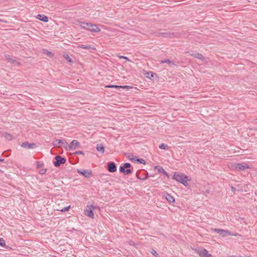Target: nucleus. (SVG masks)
<instances>
[{
  "instance_id": "nucleus-35",
  "label": "nucleus",
  "mask_w": 257,
  "mask_h": 257,
  "mask_svg": "<svg viewBox=\"0 0 257 257\" xmlns=\"http://www.w3.org/2000/svg\"><path fill=\"white\" fill-rule=\"evenodd\" d=\"M70 206H67V207H64V208H63V209H62L61 210V211L62 212H65V211H68V210H69V209L70 208Z\"/></svg>"
},
{
  "instance_id": "nucleus-8",
  "label": "nucleus",
  "mask_w": 257,
  "mask_h": 257,
  "mask_svg": "<svg viewBox=\"0 0 257 257\" xmlns=\"http://www.w3.org/2000/svg\"><path fill=\"white\" fill-rule=\"evenodd\" d=\"M5 57L6 59L9 62L14 64L17 66H19L20 65V62L18 61L15 57L11 56L8 54L5 55Z\"/></svg>"
},
{
  "instance_id": "nucleus-14",
  "label": "nucleus",
  "mask_w": 257,
  "mask_h": 257,
  "mask_svg": "<svg viewBox=\"0 0 257 257\" xmlns=\"http://www.w3.org/2000/svg\"><path fill=\"white\" fill-rule=\"evenodd\" d=\"M197 253L201 257H212V255L205 249L198 250Z\"/></svg>"
},
{
  "instance_id": "nucleus-3",
  "label": "nucleus",
  "mask_w": 257,
  "mask_h": 257,
  "mask_svg": "<svg viewBox=\"0 0 257 257\" xmlns=\"http://www.w3.org/2000/svg\"><path fill=\"white\" fill-rule=\"evenodd\" d=\"M131 167V164L130 163H125L119 167V170L120 173L124 175H130L133 173V170L130 169Z\"/></svg>"
},
{
  "instance_id": "nucleus-32",
  "label": "nucleus",
  "mask_w": 257,
  "mask_h": 257,
  "mask_svg": "<svg viewBox=\"0 0 257 257\" xmlns=\"http://www.w3.org/2000/svg\"><path fill=\"white\" fill-rule=\"evenodd\" d=\"M47 171V169H42L39 171V173L41 175L45 174Z\"/></svg>"
},
{
  "instance_id": "nucleus-21",
  "label": "nucleus",
  "mask_w": 257,
  "mask_h": 257,
  "mask_svg": "<svg viewBox=\"0 0 257 257\" xmlns=\"http://www.w3.org/2000/svg\"><path fill=\"white\" fill-rule=\"evenodd\" d=\"M127 86H120V85H107L105 86L106 88H126Z\"/></svg>"
},
{
  "instance_id": "nucleus-24",
  "label": "nucleus",
  "mask_w": 257,
  "mask_h": 257,
  "mask_svg": "<svg viewBox=\"0 0 257 257\" xmlns=\"http://www.w3.org/2000/svg\"><path fill=\"white\" fill-rule=\"evenodd\" d=\"M134 162H138L140 164H146V162L144 159H138L135 158L134 160Z\"/></svg>"
},
{
  "instance_id": "nucleus-4",
  "label": "nucleus",
  "mask_w": 257,
  "mask_h": 257,
  "mask_svg": "<svg viewBox=\"0 0 257 257\" xmlns=\"http://www.w3.org/2000/svg\"><path fill=\"white\" fill-rule=\"evenodd\" d=\"M96 207L95 206H94L92 204L91 205H88L87 206V207L86 209L84 210L85 214L90 217L91 218H94V213H93V210L95 209Z\"/></svg>"
},
{
  "instance_id": "nucleus-22",
  "label": "nucleus",
  "mask_w": 257,
  "mask_h": 257,
  "mask_svg": "<svg viewBox=\"0 0 257 257\" xmlns=\"http://www.w3.org/2000/svg\"><path fill=\"white\" fill-rule=\"evenodd\" d=\"M79 47L81 48H82V49H92V50H95V49L92 47L91 45H80L79 46Z\"/></svg>"
},
{
  "instance_id": "nucleus-13",
  "label": "nucleus",
  "mask_w": 257,
  "mask_h": 257,
  "mask_svg": "<svg viewBox=\"0 0 257 257\" xmlns=\"http://www.w3.org/2000/svg\"><path fill=\"white\" fill-rule=\"evenodd\" d=\"M107 169L110 173L115 172L117 169L116 165L114 162H110L107 164Z\"/></svg>"
},
{
  "instance_id": "nucleus-28",
  "label": "nucleus",
  "mask_w": 257,
  "mask_h": 257,
  "mask_svg": "<svg viewBox=\"0 0 257 257\" xmlns=\"http://www.w3.org/2000/svg\"><path fill=\"white\" fill-rule=\"evenodd\" d=\"M64 57L65 58V59L69 62H72V60L71 58L69 56L68 54H65L64 55Z\"/></svg>"
},
{
  "instance_id": "nucleus-9",
  "label": "nucleus",
  "mask_w": 257,
  "mask_h": 257,
  "mask_svg": "<svg viewBox=\"0 0 257 257\" xmlns=\"http://www.w3.org/2000/svg\"><path fill=\"white\" fill-rule=\"evenodd\" d=\"M67 145V143L64 142L62 140H56L53 142V145L55 147L61 148L62 146L65 147Z\"/></svg>"
},
{
  "instance_id": "nucleus-18",
  "label": "nucleus",
  "mask_w": 257,
  "mask_h": 257,
  "mask_svg": "<svg viewBox=\"0 0 257 257\" xmlns=\"http://www.w3.org/2000/svg\"><path fill=\"white\" fill-rule=\"evenodd\" d=\"M40 21H42L43 22H48V18L46 16L42 14H39L37 15L36 17Z\"/></svg>"
},
{
  "instance_id": "nucleus-23",
  "label": "nucleus",
  "mask_w": 257,
  "mask_h": 257,
  "mask_svg": "<svg viewBox=\"0 0 257 257\" xmlns=\"http://www.w3.org/2000/svg\"><path fill=\"white\" fill-rule=\"evenodd\" d=\"M165 63L168 64L170 66L175 65V63L173 61L170 60L169 59H165L164 60L161 61V63Z\"/></svg>"
},
{
  "instance_id": "nucleus-41",
  "label": "nucleus",
  "mask_w": 257,
  "mask_h": 257,
  "mask_svg": "<svg viewBox=\"0 0 257 257\" xmlns=\"http://www.w3.org/2000/svg\"><path fill=\"white\" fill-rule=\"evenodd\" d=\"M150 73L151 74H150V76H151V77H154V76H153V74H153V73H152V72H150Z\"/></svg>"
},
{
  "instance_id": "nucleus-1",
  "label": "nucleus",
  "mask_w": 257,
  "mask_h": 257,
  "mask_svg": "<svg viewBox=\"0 0 257 257\" xmlns=\"http://www.w3.org/2000/svg\"><path fill=\"white\" fill-rule=\"evenodd\" d=\"M80 26L82 28L86 29L91 32L97 33L100 31V29L97 25L90 23L80 22Z\"/></svg>"
},
{
  "instance_id": "nucleus-37",
  "label": "nucleus",
  "mask_w": 257,
  "mask_h": 257,
  "mask_svg": "<svg viewBox=\"0 0 257 257\" xmlns=\"http://www.w3.org/2000/svg\"><path fill=\"white\" fill-rule=\"evenodd\" d=\"M148 177H149V175H148V173H147L146 177L145 178H142V180H145L147 179Z\"/></svg>"
},
{
  "instance_id": "nucleus-42",
  "label": "nucleus",
  "mask_w": 257,
  "mask_h": 257,
  "mask_svg": "<svg viewBox=\"0 0 257 257\" xmlns=\"http://www.w3.org/2000/svg\"><path fill=\"white\" fill-rule=\"evenodd\" d=\"M4 161H5V159H0V162H4Z\"/></svg>"
},
{
  "instance_id": "nucleus-12",
  "label": "nucleus",
  "mask_w": 257,
  "mask_h": 257,
  "mask_svg": "<svg viewBox=\"0 0 257 257\" xmlns=\"http://www.w3.org/2000/svg\"><path fill=\"white\" fill-rule=\"evenodd\" d=\"M21 147L27 149H33L36 148L37 146L35 143H29L28 142H25L22 143Z\"/></svg>"
},
{
  "instance_id": "nucleus-6",
  "label": "nucleus",
  "mask_w": 257,
  "mask_h": 257,
  "mask_svg": "<svg viewBox=\"0 0 257 257\" xmlns=\"http://www.w3.org/2000/svg\"><path fill=\"white\" fill-rule=\"evenodd\" d=\"M80 145L79 142L77 140H73L70 145H67L65 146V148L67 150H75L77 148H80Z\"/></svg>"
},
{
  "instance_id": "nucleus-39",
  "label": "nucleus",
  "mask_w": 257,
  "mask_h": 257,
  "mask_svg": "<svg viewBox=\"0 0 257 257\" xmlns=\"http://www.w3.org/2000/svg\"><path fill=\"white\" fill-rule=\"evenodd\" d=\"M231 190H232V191H234L235 190V189L234 187H231Z\"/></svg>"
},
{
  "instance_id": "nucleus-38",
  "label": "nucleus",
  "mask_w": 257,
  "mask_h": 257,
  "mask_svg": "<svg viewBox=\"0 0 257 257\" xmlns=\"http://www.w3.org/2000/svg\"><path fill=\"white\" fill-rule=\"evenodd\" d=\"M136 176L139 179L142 180V178H140L138 174H137Z\"/></svg>"
},
{
  "instance_id": "nucleus-17",
  "label": "nucleus",
  "mask_w": 257,
  "mask_h": 257,
  "mask_svg": "<svg viewBox=\"0 0 257 257\" xmlns=\"http://www.w3.org/2000/svg\"><path fill=\"white\" fill-rule=\"evenodd\" d=\"M167 200L170 203H174L175 202V198L168 193H166L164 195Z\"/></svg>"
},
{
  "instance_id": "nucleus-16",
  "label": "nucleus",
  "mask_w": 257,
  "mask_h": 257,
  "mask_svg": "<svg viewBox=\"0 0 257 257\" xmlns=\"http://www.w3.org/2000/svg\"><path fill=\"white\" fill-rule=\"evenodd\" d=\"M155 169H157L158 172L163 173L168 178H169L170 176H169L168 173L163 169V167H162L161 166H156L155 167Z\"/></svg>"
},
{
  "instance_id": "nucleus-27",
  "label": "nucleus",
  "mask_w": 257,
  "mask_h": 257,
  "mask_svg": "<svg viewBox=\"0 0 257 257\" xmlns=\"http://www.w3.org/2000/svg\"><path fill=\"white\" fill-rule=\"evenodd\" d=\"M159 148L163 150H167L169 148V147L168 145L165 144H161L159 146Z\"/></svg>"
},
{
  "instance_id": "nucleus-5",
  "label": "nucleus",
  "mask_w": 257,
  "mask_h": 257,
  "mask_svg": "<svg viewBox=\"0 0 257 257\" xmlns=\"http://www.w3.org/2000/svg\"><path fill=\"white\" fill-rule=\"evenodd\" d=\"M231 167L232 169H234L237 171H243L246 169L249 168V166L245 164V163H234L232 165Z\"/></svg>"
},
{
  "instance_id": "nucleus-2",
  "label": "nucleus",
  "mask_w": 257,
  "mask_h": 257,
  "mask_svg": "<svg viewBox=\"0 0 257 257\" xmlns=\"http://www.w3.org/2000/svg\"><path fill=\"white\" fill-rule=\"evenodd\" d=\"M173 179L182 183L185 186H187L188 185V181H190L189 177L183 174H179L175 173L173 176Z\"/></svg>"
},
{
  "instance_id": "nucleus-36",
  "label": "nucleus",
  "mask_w": 257,
  "mask_h": 257,
  "mask_svg": "<svg viewBox=\"0 0 257 257\" xmlns=\"http://www.w3.org/2000/svg\"><path fill=\"white\" fill-rule=\"evenodd\" d=\"M74 154L75 155H78V154H80V155H84V153L83 151H77Z\"/></svg>"
},
{
  "instance_id": "nucleus-29",
  "label": "nucleus",
  "mask_w": 257,
  "mask_h": 257,
  "mask_svg": "<svg viewBox=\"0 0 257 257\" xmlns=\"http://www.w3.org/2000/svg\"><path fill=\"white\" fill-rule=\"evenodd\" d=\"M5 245V240L3 238H0V246L3 247Z\"/></svg>"
},
{
  "instance_id": "nucleus-34",
  "label": "nucleus",
  "mask_w": 257,
  "mask_h": 257,
  "mask_svg": "<svg viewBox=\"0 0 257 257\" xmlns=\"http://www.w3.org/2000/svg\"><path fill=\"white\" fill-rule=\"evenodd\" d=\"M119 58H120V59H125V60H126L127 61H130V60L127 57H126V56H119Z\"/></svg>"
},
{
  "instance_id": "nucleus-26",
  "label": "nucleus",
  "mask_w": 257,
  "mask_h": 257,
  "mask_svg": "<svg viewBox=\"0 0 257 257\" xmlns=\"http://www.w3.org/2000/svg\"><path fill=\"white\" fill-rule=\"evenodd\" d=\"M43 53L46 54L47 55H48V56H50L51 57L53 56V53L51 51H48L47 50L44 49L43 50Z\"/></svg>"
},
{
  "instance_id": "nucleus-11",
  "label": "nucleus",
  "mask_w": 257,
  "mask_h": 257,
  "mask_svg": "<svg viewBox=\"0 0 257 257\" xmlns=\"http://www.w3.org/2000/svg\"><path fill=\"white\" fill-rule=\"evenodd\" d=\"M77 172L79 174L82 175L85 178H89L92 176V171H89V170H87L78 169Z\"/></svg>"
},
{
  "instance_id": "nucleus-33",
  "label": "nucleus",
  "mask_w": 257,
  "mask_h": 257,
  "mask_svg": "<svg viewBox=\"0 0 257 257\" xmlns=\"http://www.w3.org/2000/svg\"><path fill=\"white\" fill-rule=\"evenodd\" d=\"M150 252L153 255H154L155 256H157L158 255V253L154 249H152V250Z\"/></svg>"
},
{
  "instance_id": "nucleus-19",
  "label": "nucleus",
  "mask_w": 257,
  "mask_h": 257,
  "mask_svg": "<svg viewBox=\"0 0 257 257\" xmlns=\"http://www.w3.org/2000/svg\"><path fill=\"white\" fill-rule=\"evenodd\" d=\"M174 34L171 33H159V36H162L164 38H172Z\"/></svg>"
},
{
  "instance_id": "nucleus-25",
  "label": "nucleus",
  "mask_w": 257,
  "mask_h": 257,
  "mask_svg": "<svg viewBox=\"0 0 257 257\" xmlns=\"http://www.w3.org/2000/svg\"><path fill=\"white\" fill-rule=\"evenodd\" d=\"M125 156L131 161L134 162V160L135 158L134 156L131 154H127L126 153L124 154Z\"/></svg>"
},
{
  "instance_id": "nucleus-10",
  "label": "nucleus",
  "mask_w": 257,
  "mask_h": 257,
  "mask_svg": "<svg viewBox=\"0 0 257 257\" xmlns=\"http://www.w3.org/2000/svg\"><path fill=\"white\" fill-rule=\"evenodd\" d=\"M213 230L215 232H216L217 234H220L221 236H222L223 237L226 236V235H227V234L232 235L231 234L230 232L225 230L222 229L214 228L213 229Z\"/></svg>"
},
{
  "instance_id": "nucleus-15",
  "label": "nucleus",
  "mask_w": 257,
  "mask_h": 257,
  "mask_svg": "<svg viewBox=\"0 0 257 257\" xmlns=\"http://www.w3.org/2000/svg\"><path fill=\"white\" fill-rule=\"evenodd\" d=\"M190 54V55L194 56V57L197 58L202 60V61L205 60V57L201 54L198 52H192Z\"/></svg>"
},
{
  "instance_id": "nucleus-30",
  "label": "nucleus",
  "mask_w": 257,
  "mask_h": 257,
  "mask_svg": "<svg viewBox=\"0 0 257 257\" xmlns=\"http://www.w3.org/2000/svg\"><path fill=\"white\" fill-rule=\"evenodd\" d=\"M36 163L37 167L38 168H40L44 166V164L43 163H41L39 161H37L36 162Z\"/></svg>"
},
{
  "instance_id": "nucleus-40",
  "label": "nucleus",
  "mask_w": 257,
  "mask_h": 257,
  "mask_svg": "<svg viewBox=\"0 0 257 257\" xmlns=\"http://www.w3.org/2000/svg\"><path fill=\"white\" fill-rule=\"evenodd\" d=\"M150 73L151 74H150V76H151V77H154V76H153V74H153V73H152V72H150Z\"/></svg>"
},
{
  "instance_id": "nucleus-20",
  "label": "nucleus",
  "mask_w": 257,
  "mask_h": 257,
  "mask_svg": "<svg viewBox=\"0 0 257 257\" xmlns=\"http://www.w3.org/2000/svg\"><path fill=\"white\" fill-rule=\"evenodd\" d=\"M96 150L98 152L103 153L104 152V147L101 144H98L96 146Z\"/></svg>"
},
{
  "instance_id": "nucleus-7",
  "label": "nucleus",
  "mask_w": 257,
  "mask_h": 257,
  "mask_svg": "<svg viewBox=\"0 0 257 257\" xmlns=\"http://www.w3.org/2000/svg\"><path fill=\"white\" fill-rule=\"evenodd\" d=\"M55 161L53 164L56 167H59L61 165L64 164L66 162V159L60 156H55Z\"/></svg>"
},
{
  "instance_id": "nucleus-31",
  "label": "nucleus",
  "mask_w": 257,
  "mask_h": 257,
  "mask_svg": "<svg viewBox=\"0 0 257 257\" xmlns=\"http://www.w3.org/2000/svg\"><path fill=\"white\" fill-rule=\"evenodd\" d=\"M4 136H5V137L6 139H8L9 140H11V139L12 138V135L11 134H5Z\"/></svg>"
}]
</instances>
